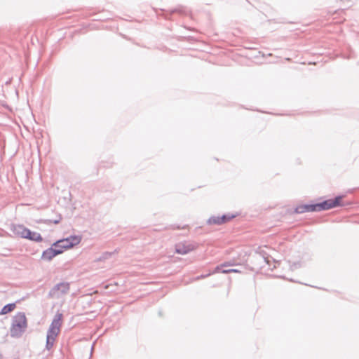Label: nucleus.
I'll use <instances>...</instances> for the list:
<instances>
[{
	"label": "nucleus",
	"instance_id": "1",
	"mask_svg": "<svg viewBox=\"0 0 359 359\" xmlns=\"http://www.w3.org/2000/svg\"><path fill=\"white\" fill-rule=\"evenodd\" d=\"M342 196H337L334 198L325 200L319 203L299 205L294 208V212L302 214L309 212H320L340 207L342 205Z\"/></svg>",
	"mask_w": 359,
	"mask_h": 359
},
{
	"label": "nucleus",
	"instance_id": "2",
	"mask_svg": "<svg viewBox=\"0 0 359 359\" xmlns=\"http://www.w3.org/2000/svg\"><path fill=\"white\" fill-rule=\"evenodd\" d=\"M27 327V318L23 312L18 313L13 318L10 329L11 336L14 338L20 337Z\"/></svg>",
	"mask_w": 359,
	"mask_h": 359
},
{
	"label": "nucleus",
	"instance_id": "3",
	"mask_svg": "<svg viewBox=\"0 0 359 359\" xmlns=\"http://www.w3.org/2000/svg\"><path fill=\"white\" fill-rule=\"evenodd\" d=\"M64 250H62V247L60 245L58 241H57L54 242L49 248L43 251L41 255V259L46 261H50L55 257L62 254Z\"/></svg>",
	"mask_w": 359,
	"mask_h": 359
},
{
	"label": "nucleus",
	"instance_id": "4",
	"mask_svg": "<svg viewBox=\"0 0 359 359\" xmlns=\"http://www.w3.org/2000/svg\"><path fill=\"white\" fill-rule=\"evenodd\" d=\"M69 290V283L67 282H61L56 284L48 292L49 297L59 298L63 294L68 293Z\"/></svg>",
	"mask_w": 359,
	"mask_h": 359
},
{
	"label": "nucleus",
	"instance_id": "5",
	"mask_svg": "<svg viewBox=\"0 0 359 359\" xmlns=\"http://www.w3.org/2000/svg\"><path fill=\"white\" fill-rule=\"evenodd\" d=\"M81 241V236L74 235L70 236L66 238L58 240L57 241L62 250H65L79 244Z\"/></svg>",
	"mask_w": 359,
	"mask_h": 359
},
{
	"label": "nucleus",
	"instance_id": "6",
	"mask_svg": "<svg viewBox=\"0 0 359 359\" xmlns=\"http://www.w3.org/2000/svg\"><path fill=\"white\" fill-rule=\"evenodd\" d=\"M196 246L190 243H179L175 246V252L180 255H186L194 250Z\"/></svg>",
	"mask_w": 359,
	"mask_h": 359
},
{
	"label": "nucleus",
	"instance_id": "7",
	"mask_svg": "<svg viewBox=\"0 0 359 359\" xmlns=\"http://www.w3.org/2000/svg\"><path fill=\"white\" fill-rule=\"evenodd\" d=\"M163 15L165 19L171 20V15L174 13H179L180 15H187L189 11L184 7L180 6L178 8L170 10V11H162Z\"/></svg>",
	"mask_w": 359,
	"mask_h": 359
},
{
	"label": "nucleus",
	"instance_id": "8",
	"mask_svg": "<svg viewBox=\"0 0 359 359\" xmlns=\"http://www.w3.org/2000/svg\"><path fill=\"white\" fill-rule=\"evenodd\" d=\"M27 233V239L35 241V242H41L43 241V238L39 233L32 231L29 229V231Z\"/></svg>",
	"mask_w": 359,
	"mask_h": 359
},
{
	"label": "nucleus",
	"instance_id": "9",
	"mask_svg": "<svg viewBox=\"0 0 359 359\" xmlns=\"http://www.w3.org/2000/svg\"><path fill=\"white\" fill-rule=\"evenodd\" d=\"M62 318V313H57L54 319L53 320L52 323L50 325V327L55 328L56 330H60L61 327V320Z\"/></svg>",
	"mask_w": 359,
	"mask_h": 359
},
{
	"label": "nucleus",
	"instance_id": "10",
	"mask_svg": "<svg viewBox=\"0 0 359 359\" xmlns=\"http://www.w3.org/2000/svg\"><path fill=\"white\" fill-rule=\"evenodd\" d=\"M29 231V229L25 227L23 225H19L15 229V233L20 236L21 238H26L27 233Z\"/></svg>",
	"mask_w": 359,
	"mask_h": 359
},
{
	"label": "nucleus",
	"instance_id": "11",
	"mask_svg": "<svg viewBox=\"0 0 359 359\" xmlns=\"http://www.w3.org/2000/svg\"><path fill=\"white\" fill-rule=\"evenodd\" d=\"M62 220L61 215H58L57 217L54 219H40L38 222L43 223L46 225H50V224H58Z\"/></svg>",
	"mask_w": 359,
	"mask_h": 359
},
{
	"label": "nucleus",
	"instance_id": "12",
	"mask_svg": "<svg viewBox=\"0 0 359 359\" xmlns=\"http://www.w3.org/2000/svg\"><path fill=\"white\" fill-rule=\"evenodd\" d=\"M15 303H10L6 305H5L1 310L0 314L5 315L7 313H11L13 311L15 308Z\"/></svg>",
	"mask_w": 359,
	"mask_h": 359
},
{
	"label": "nucleus",
	"instance_id": "13",
	"mask_svg": "<svg viewBox=\"0 0 359 359\" xmlns=\"http://www.w3.org/2000/svg\"><path fill=\"white\" fill-rule=\"evenodd\" d=\"M236 216V215L234 214H224L223 215L219 216V221L221 225L231 221V219L235 218Z\"/></svg>",
	"mask_w": 359,
	"mask_h": 359
},
{
	"label": "nucleus",
	"instance_id": "14",
	"mask_svg": "<svg viewBox=\"0 0 359 359\" xmlns=\"http://www.w3.org/2000/svg\"><path fill=\"white\" fill-rule=\"evenodd\" d=\"M60 330H56L55 328L49 327V328L47 331L46 337L56 339V337H57V335L60 333Z\"/></svg>",
	"mask_w": 359,
	"mask_h": 359
},
{
	"label": "nucleus",
	"instance_id": "15",
	"mask_svg": "<svg viewBox=\"0 0 359 359\" xmlns=\"http://www.w3.org/2000/svg\"><path fill=\"white\" fill-rule=\"evenodd\" d=\"M207 224L208 225H221L220 221H219V216H211L208 220H207Z\"/></svg>",
	"mask_w": 359,
	"mask_h": 359
},
{
	"label": "nucleus",
	"instance_id": "16",
	"mask_svg": "<svg viewBox=\"0 0 359 359\" xmlns=\"http://www.w3.org/2000/svg\"><path fill=\"white\" fill-rule=\"evenodd\" d=\"M114 252H104L102 255L96 259L97 262H102L106 259H108L112 255Z\"/></svg>",
	"mask_w": 359,
	"mask_h": 359
},
{
	"label": "nucleus",
	"instance_id": "17",
	"mask_svg": "<svg viewBox=\"0 0 359 359\" xmlns=\"http://www.w3.org/2000/svg\"><path fill=\"white\" fill-rule=\"evenodd\" d=\"M55 341V339L46 337V348L48 351L50 350L54 345Z\"/></svg>",
	"mask_w": 359,
	"mask_h": 359
},
{
	"label": "nucleus",
	"instance_id": "18",
	"mask_svg": "<svg viewBox=\"0 0 359 359\" xmlns=\"http://www.w3.org/2000/svg\"><path fill=\"white\" fill-rule=\"evenodd\" d=\"M241 271L236 269H230L226 270H222V273H240Z\"/></svg>",
	"mask_w": 359,
	"mask_h": 359
},
{
	"label": "nucleus",
	"instance_id": "19",
	"mask_svg": "<svg viewBox=\"0 0 359 359\" xmlns=\"http://www.w3.org/2000/svg\"><path fill=\"white\" fill-rule=\"evenodd\" d=\"M223 268H224V267H223V266H222V264H221L220 265L217 266L214 269L212 273H222V270H224Z\"/></svg>",
	"mask_w": 359,
	"mask_h": 359
},
{
	"label": "nucleus",
	"instance_id": "20",
	"mask_svg": "<svg viewBox=\"0 0 359 359\" xmlns=\"http://www.w3.org/2000/svg\"><path fill=\"white\" fill-rule=\"evenodd\" d=\"M233 265H234V262H231V261L225 262L222 264V266H223L224 268V267H227V266H233Z\"/></svg>",
	"mask_w": 359,
	"mask_h": 359
},
{
	"label": "nucleus",
	"instance_id": "21",
	"mask_svg": "<svg viewBox=\"0 0 359 359\" xmlns=\"http://www.w3.org/2000/svg\"><path fill=\"white\" fill-rule=\"evenodd\" d=\"M208 276H210V273L208 274H205V275H201L199 276H197L195 280H199V279H202V278H205L206 277H208Z\"/></svg>",
	"mask_w": 359,
	"mask_h": 359
},
{
	"label": "nucleus",
	"instance_id": "22",
	"mask_svg": "<svg viewBox=\"0 0 359 359\" xmlns=\"http://www.w3.org/2000/svg\"><path fill=\"white\" fill-rule=\"evenodd\" d=\"M263 259H264V261L266 263L269 264V259H268V258L263 257Z\"/></svg>",
	"mask_w": 359,
	"mask_h": 359
}]
</instances>
